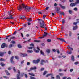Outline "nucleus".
I'll use <instances>...</instances> for the list:
<instances>
[{
	"label": "nucleus",
	"instance_id": "obj_1",
	"mask_svg": "<svg viewBox=\"0 0 79 79\" xmlns=\"http://www.w3.org/2000/svg\"><path fill=\"white\" fill-rule=\"evenodd\" d=\"M16 33H17V32L15 31L12 34L9 35H8L6 36L5 37V38H6V40H8V39H9V40H11V39H12V40L16 39V38L15 36H13V35H15V34H16Z\"/></svg>",
	"mask_w": 79,
	"mask_h": 79
},
{
	"label": "nucleus",
	"instance_id": "obj_2",
	"mask_svg": "<svg viewBox=\"0 0 79 79\" xmlns=\"http://www.w3.org/2000/svg\"><path fill=\"white\" fill-rule=\"evenodd\" d=\"M39 23L40 28L44 29V28L45 27V24L44 21H43L42 19H39Z\"/></svg>",
	"mask_w": 79,
	"mask_h": 79
},
{
	"label": "nucleus",
	"instance_id": "obj_3",
	"mask_svg": "<svg viewBox=\"0 0 79 79\" xmlns=\"http://www.w3.org/2000/svg\"><path fill=\"white\" fill-rule=\"evenodd\" d=\"M12 13H13V11H11L10 12H9L10 15V17H8L7 18H4L3 19H13V17H12V16H13V14Z\"/></svg>",
	"mask_w": 79,
	"mask_h": 79
},
{
	"label": "nucleus",
	"instance_id": "obj_4",
	"mask_svg": "<svg viewBox=\"0 0 79 79\" xmlns=\"http://www.w3.org/2000/svg\"><path fill=\"white\" fill-rule=\"evenodd\" d=\"M22 6L23 8H25L26 10V12H29V10L31 9V8L29 7H28L27 6H26L24 4H22Z\"/></svg>",
	"mask_w": 79,
	"mask_h": 79
},
{
	"label": "nucleus",
	"instance_id": "obj_5",
	"mask_svg": "<svg viewBox=\"0 0 79 79\" xmlns=\"http://www.w3.org/2000/svg\"><path fill=\"white\" fill-rule=\"evenodd\" d=\"M47 34H48V33H46V32H44V35H43V36L42 37H39V39H42V38H44V37H46L47 36Z\"/></svg>",
	"mask_w": 79,
	"mask_h": 79
},
{
	"label": "nucleus",
	"instance_id": "obj_6",
	"mask_svg": "<svg viewBox=\"0 0 79 79\" xmlns=\"http://www.w3.org/2000/svg\"><path fill=\"white\" fill-rule=\"evenodd\" d=\"M49 76H51V79H55V77H53V74L52 73H50L47 74L46 76V77H48Z\"/></svg>",
	"mask_w": 79,
	"mask_h": 79
},
{
	"label": "nucleus",
	"instance_id": "obj_7",
	"mask_svg": "<svg viewBox=\"0 0 79 79\" xmlns=\"http://www.w3.org/2000/svg\"><path fill=\"white\" fill-rule=\"evenodd\" d=\"M39 61H40V59H38L36 60H33V63H35V64H37V63H38Z\"/></svg>",
	"mask_w": 79,
	"mask_h": 79
},
{
	"label": "nucleus",
	"instance_id": "obj_8",
	"mask_svg": "<svg viewBox=\"0 0 79 79\" xmlns=\"http://www.w3.org/2000/svg\"><path fill=\"white\" fill-rule=\"evenodd\" d=\"M30 46H32V47H30L29 48V49H32V48H34V44L33 43H31L30 44Z\"/></svg>",
	"mask_w": 79,
	"mask_h": 79
},
{
	"label": "nucleus",
	"instance_id": "obj_9",
	"mask_svg": "<svg viewBox=\"0 0 79 79\" xmlns=\"http://www.w3.org/2000/svg\"><path fill=\"white\" fill-rule=\"evenodd\" d=\"M37 49L38 50H36L35 49H34V50L35 52L36 53H39V50H40V49H39V47H37Z\"/></svg>",
	"mask_w": 79,
	"mask_h": 79
},
{
	"label": "nucleus",
	"instance_id": "obj_10",
	"mask_svg": "<svg viewBox=\"0 0 79 79\" xmlns=\"http://www.w3.org/2000/svg\"><path fill=\"white\" fill-rule=\"evenodd\" d=\"M60 41L61 42H65L67 44H68V43L69 42V41L68 40H66V41L65 40H60Z\"/></svg>",
	"mask_w": 79,
	"mask_h": 79
},
{
	"label": "nucleus",
	"instance_id": "obj_11",
	"mask_svg": "<svg viewBox=\"0 0 79 79\" xmlns=\"http://www.w3.org/2000/svg\"><path fill=\"white\" fill-rule=\"evenodd\" d=\"M18 73L19 75H17V79H20V77H19V75H20V71L18 70Z\"/></svg>",
	"mask_w": 79,
	"mask_h": 79
},
{
	"label": "nucleus",
	"instance_id": "obj_12",
	"mask_svg": "<svg viewBox=\"0 0 79 79\" xmlns=\"http://www.w3.org/2000/svg\"><path fill=\"white\" fill-rule=\"evenodd\" d=\"M37 69V67H31L30 68V70L32 71V70H35Z\"/></svg>",
	"mask_w": 79,
	"mask_h": 79
},
{
	"label": "nucleus",
	"instance_id": "obj_13",
	"mask_svg": "<svg viewBox=\"0 0 79 79\" xmlns=\"http://www.w3.org/2000/svg\"><path fill=\"white\" fill-rule=\"evenodd\" d=\"M76 5V4L75 3H72L70 4V6L72 7H73V6H75Z\"/></svg>",
	"mask_w": 79,
	"mask_h": 79
},
{
	"label": "nucleus",
	"instance_id": "obj_14",
	"mask_svg": "<svg viewBox=\"0 0 79 79\" xmlns=\"http://www.w3.org/2000/svg\"><path fill=\"white\" fill-rule=\"evenodd\" d=\"M20 56L22 57H24L25 56H27V54H21Z\"/></svg>",
	"mask_w": 79,
	"mask_h": 79
},
{
	"label": "nucleus",
	"instance_id": "obj_15",
	"mask_svg": "<svg viewBox=\"0 0 79 79\" xmlns=\"http://www.w3.org/2000/svg\"><path fill=\"white\" fill-rule=\"evenodd\" d=\"M19 18L21 19H26V17L24 16H21L19 17Z\"/></svg>",
	"mask_w": 79,
	"mask_h": 79
},
{
	"label": "nucleus",
	"instance_id": "obj_16",
	"mask_svg": "<svg viewBox=\"0 0 79 79\" xmlns=\"http://www.w3.org/2000/svg\"><path fill=\"white\" fill-rule=\"evenodd\" d=\"M5 43H4L2 44L1 48H5Z\"/></svg>",
	"mask_w": 79,
	"mask_h": 79
},
{
	"label": "nucleus",
	"instance_id": "obj_17",
	"mask_svg": "<svg viewBox=\"0 0 79 79\" xmlns=\"http://www.w3.org/2000/svg\"><path fill=\"white\" fill-rule=\"evenodd\" d=\"M61 8H62V9H64V10L66 8V7L65 6H62L61 4H59Z\"/></svg>",
	"mask_w": 79,
	"mask_h": 79
},
{
	"label": "nucleus",
	"instance_id": "obj_18",
	"mask_svg": "<svg viewBox=\"0 0 79 79\" xmlns=\"http://www.w3.org/2000/svg\"><path fill=\"white\" fill-rule=\"evenodd\" d=\"M6 52H0V56H2L3 55V54L4 53H6Z\"/></svg>",
	"mask_w": 79,
	"mask_h": 79
},
{
	"label": "nucleus",
	"instance_id": "obj_19",
	"mask_svg": "<svg viewBox=\"0 0 79 79\" xmlns=\"http://www.w3.org/2000/svg\"><path fill=\"white\" fill-rule=\"evenodd\" d=\"M18 9L19 10V11H20V10H22V7H21V5L19 6Z\"/></svg>",
	"mask_w": 79,
	"mask_h": 79
},
{
	"label": "nucleus",
	"instance_id": "obj_20",
	"mask_svg": "<svg viewBox=\"0 0 79 79\" xmlns=\"http://www.w3.org/2000/svg\"><path fill=\"white\" fill-rule=\"evenodd\" d=\"M14 58V57L13 56H12L11 58L10 59V61L11 62V63H14V62L13 61V58Z\"/></svg>",
	"mask_w": 79,
	"mask_h": 79
},
{
	"label": "nucleus",
	"instance_id": "obj_21",
	"mask_svg": "<svg viewBox=\"0 0 79 79\" xmlns=\"http://www.w3.org/2000/svg\"><path fill=\"white\" fill-rule=\"evenodd\" d=\"M43 62L45 63V61L44 60H41V62L40 63V64H41V65H44Z\"/></svg>",
	"mask_w": 79,
	"mask_h": 79
},
{
	"label": "nucleus",
	"instance_id": "obj_22",
	"mask_svg": "<svg viewBox=\"0 0 79 79\" xmlns=\"http://www.w3.org/2000/svg\"><path fill=\"white\" fill-rule=\"evenodd\" d=\"M5 60H6L5 59H3L2 58L0 59V61H5Z\"/></svg>",
	"mask_w": 79,
	"mask_h": 79
},
{
	"label": "nucleus",
	"instance_id": "obj_23",
	"mask_svg": "<svg viewBox=\"0 0 79 79\" xmlns=\"http://www.w3.org/2000/svg\"><path fill=\"white\" fill-rule=\"evenodd\" d=\"M74 56L72 55V57H71V60L72 61H74Z\"/></svg>",
	"mask_w": 79,
	"mask_h": 79
},
{
	"label": "nucleus",
	"instance_id": "obj_24",
	"mask_svg": "<svg viewBox=\"0 0 79 79\" xmlns=\"http://www.w3.org/2000/svg\"><path fill=\"white\" fill-rule=\"evenodd\" d=\"M77 29V26H76L75 27H73V30H76V29Z\"/></svg>",
	"mask_w": 79,
	"mask_h": 79
},
{
	"label": "nucleus",
	"instance_id": "obj_25",
	"mask_svg": "<svg viewBox=\"0 0 79 79\" xmlns=\"http://www.w3.org/2000/svg\"><path fill=\"white\" fill-rule=\"evenodd\" d=\"M29 74L30 75V76H35V74L34 73H29Z\"/></svg>",
	"mask_w": 79,
	"mask_h": 79
},
{
	"label": "nucleus",
	"instance_id": "obj_26",
	"mask_svg": "<svg viewBox=\"0 0 79 79\" xmlns=\"http://www.w3.org/2000/svg\"><path fill=\"white\" fill-rule=\"evenodd\" d=\"M5 72L6 73L7 75H10V74L7 70H5Z\"/></svg>",
	"mask_w": 79,
	"mask_h": 79
},
{
	"label": "nucleus",
	"instance_id": "obj_27",
	"mask_svg": "<svg viewBox=\"0 0 79 79\" xmlns=\"http://www.w3.org/2000/svg\"><path fill=\"white\" fill-rule=\"evenodd\" d=\"M79 23V21L75 22L73 23V25H76L77 24H78Z\"/></svg>",
	"mask_w": 79,
	"mask_h": 79
},
{
	"label": "nucleus",
	"instance_id": "obj_28",
	"mask_svg": "<svg viewBox=\"0 0 79 79\" xmlns=\"http://www.w3.org/2000/svg\"><path fill=\"white\" fill-rule=\"evenodd\" d=\"M40 53L41 55H42L43 56H44L45 55L44 54V52L42 51V50H41L40 52Z\"/></svg>",
	"mask_w": 79,
	"mask_h": 79
},
{
	"label": "nucleus",
	"instance_id": "obj_29",
	"mask_svg": "<svg viewBox=\"0 0 79 79\" xmlns=\"http://www.w3.org/2000/svg\"><path fill=\"white\" fill-rule=\"evenodd\" d=\"M27 52H28V53H32V52H33V51L32 50H28L27 51Z\"/></svg>",
	"mask_w": 79,
	"mask_h": 79
},
{
	"label": "nucleus",
	"instance_id": "obj_30",
	"mask_svg": "<svg viewBox=\"0 0 79 79\" xmlns=\"http://www.w3.org/2000/svg\"><path fill=\"white\" fill-rule=\"evenodd\" d=\"M79 0H76L75 4L77 5V4H79Z\"/></svg>",
	"mask_w": 79,
	"mask_h": 79
},
{
	"label": "nucleus",
	"instance_id": "obj_31",
	"mask_svg": "<svg viewBox=\"0 0 79 79\" xmlns=\"http://www.w3.org/2000/svg\"><path fill=\"white\" fill-rule=\"evenodd\" d=\"M18 47L19 48H21V47H22L21 46V44H18Z\"/></svg>",
	"mask_w": 79,
	"mask_h": 79
},
{
	"label": "nucleus",
	"instance_id": "obj_32",
	"mask_svg": "<svg viewBox=\"0 0 79 79\" xmlns=\"http://www.w3.org/2000/svg\"><path fill=\"white\" fill-rule=\"evenodd\" d=\"M30 77L31 79H36V78L31 76H30Z\"/></svg>",
	"mask_w": 79,
	"mask_h": 79
},
{
	"label": "nucleus",
	"instance_id": "obj_33",
	"mask_svg": "<svg viewBox=\"0 0 79 79\" xmlns=\"http://www.w3.org/2000/svg\"><path fill=\"white\" fill-rule=\"evenodd\" d=\"M0 64L1 66H4L5 65V64H3V63L2 62Z\"/></svg>",
	"mask_w": 79,
	"mask_h": 79
},
{
	"label": "nucleus",
	"instance_id": "obj_34",
	"mask_svg": "<svg viewBox=\"0 0 79 79\" xmlns=\"http://www.w3.org/2000/svg\"><path fill=\"white\" fill-rule=\"evenodd\" d=\"M60 15H63V16H64V15H65L64 13L63 12H60Z\"/></svg>",
	"mask_w": 79,
	"mask_h": 79
},
{
	"label": "nucleus",
	"instance_id": "obj_35",
	"mask_svg": "<svg viewBox=\"0 0 79 79\" xmlns=\"http://www.w3.org/2000/svg\"><path fill=\"white\" fill-rule=\"evenodd\" d=\"M67 53H68V54H71L72 53V52L70 51L69 52L68 51L67 52Z\"/></svg>",
	"mask_w": 79,
	"mask_h": 79
},
{
	"label": "nucleus",
	"instance_id": "obj_36",
	"mask_svg": "<svg viewBox=\"0 0 79 79\" xmlns=\"http://www.w3.org/2000/svg\"><path fill=\"white\" fill-rule=\"evenodd\" d=\"M49 8V7H47L44 10V11H45L46 10H48V9Z\"/></svg>",
	"mask_w": 79,
	"mask_h": 79
},
{
	"label": "nucleus",
	"instance_id": "obj_37",
	"mask_svg": "<svg viewBox=\"0 0 79 79\" xmlns=\"http://www.w3.org/2000/svg\"><path fill=\"white\" fill-rule=\"evenodd\" d=\"M68 49H70L71 50H73V48H70L69 46H68Z\"/></svg>",
	"mask_w": 79,
	"mask_h": 79
},
{
	"label": "nucleus",
	"instance_id": "obj_38",
	"mask_svg": "<svg viewBox=\"0 0 79 79\" xmlns=\"http://www.w3.org/2000/svg\"><path fill=\"white\" fill-rule=\"evenodd\" d=\"M3 77L4 78H5V79H9V77H7V76H3Z\"/></svg>",
	"mask_w": 79,
	"mask_h": 79
},
{
	"label": "nucleus",
	"instance_id": "obj_39",
	"mask_svg": "<svg viewBox=\"0 0 79 79\" xmlns=\"http://www.w3.org/2000/svg\"><path fill=\"white\" fill-rule=\"evenodd\" d=\"M57 40H64L63 38H57Z\"/></svg>",
	"mask_w": 79,
	"mask_h": 79
},
{
	"label": "nucleus",
	"instance_id": "obj_40",
	"mask_svg": "<svg viewBox=\"0 0 79 79\" xmlns=\"http://www.w3.org/2000/svg\"><path fill=\"white\" fill-rule=\"evenodd\" d=\"M13 46V44H10L9 46V48H11V47H12Z\"/></svg>",
	"mask_w": 79,
	"mask_h": 79
},
{
	"label": "nucleus",
	"instance_id": "obj_41",
	"mask_svg": "<svg viewBox=\"0 0 79 79\" xmlns=\"http://www.w3.org/2000/svg\"><path fill=\"white\" fill-rule=\"evenodd\" d=\"M69 14H72V13H73V11L70 10H69Z\"/></svg>",
	"mask_w": 79,
	"mask_h": 79
},
{
	"label": "nucleus",
	"instance_id": "obj_42",
	"mask_svg": "<svg viewBox=\"0 0 79 79\" xmlns=\"http://www.w3.org/2000/svg\"><path fill=\"white\" fill-rule=\"evenodd\" d=\"M34 42H40V40H34Z\"/></svg>",
	"mask_w": 79,
	"mask_h": 79
},
{
	"label": "nucleus",
	"instance_id": "obj_43",
	"mask_svg": "<svg viewBox=\"0 0 79 79\" xmlns=\"http://www.w3.org/2000/svg\"><path fill=\"white\" fill-rule=\"evenodd\" d=\"M57 79H60V76L59 75H57Z\"/></svg>",
	"mask_w": 79,
	"mask_h": 79
},
{
	"label": "nucleus",
	"instance_id": "obj_44",
	"mask_svg": "<svg viewBox=\"0 0 79 79\" xmlns=\"http://www.w3.org/2000/svg\"><path fill=\"white\" fill-rule=\"evenodd\" d=\"M71 31H69V36L70 37H71Z\"/></svg>",
	"mask_w": 79,
	"mask_h": 79
},
{
	"label": "nucleus",
	"instance_id": "obj_45",
	"mask_svg": "<svg viewBox=\"0 0 79 79\" xmlns=\"http://www.w3.org/2000/svg\"><path fill=\"white\" fill-rule=\"evenodd\" d=\"M47 72L46 71H44V73H43V75H45V74H47Z\"/></svg>",
	"mask_w": 79,
	"mask_h": 79
},
{
	"label": "nucleus",
	"instance_id": "obj_46",
	"mask_svg": "<svg viewBox=\"0 0 79 79\" xmlns=\"http://www.w3.org/2000/svg\"><path fill=\"white\" fill-rule=\"evenodd\" d=\"M24 63V60H23V61H21V64H23V63Z\"/></svg>",
	"mask_w": 79,
	"mask_h": 79
},
{
	"label": "nucleus",
	"instance_id": "obj_47",
	"mask_svg": "<svg viewBox=\"0 0 79 79\" xmlns=\"http://www.w3.org/2000/svg\"><path fill=\"white\" fill-rule=\"evenodd\" d=\"M11 44H16V42L14 41H12L11 42Z\"/></svg>",
	"mask_w": 79,
	"mask_h": 79
},
{
	"label": "nucleus",
	"instance_id": "obj_48",
	"mask_svg": "<svg viewBox=\"0 0 79 79\" xmlns=\"http://www.w3.org/2000/svg\"><path fill=\"white\" fill-rule=\"evenodd\" d=\"M15 58L16 59H17V60H18V59H19V57L17 56H15Z\"/></svg>",
	"mask_w": 79,
	"mask_h": 79
},
{
	"label": "nucleus",
	"instance_id": "obj_49",
	"mask_svg": "<svg viewBox=\"0 0 79 79\" xmlns=\"http://www.w3.org/2000/svg\"><path fill=\"white\" fill-rule=\"evenodd\" d=\"M60 1H61V2H62L63 3H64V2H66V1L65 0H60Z\"/></svg>",
	"mask_w": 79,
	"mask_h": 79
},
{
	"label": "nucleus",
	"instance_id": "obj_50",
	"mask_svg": "<svg viewBox=\"0 0 79 79\" xmlns=\"http://www.w3.org/2000/svg\"><path fill=\"white\" fill-rule=\"evenodd\" d=\"M74 10L75 11H77V8L75 7V8H74Z\"/></svg>",
	"mask_w": 79,
	"mask_h": 79
},
{
	"label": "nucleus",
	"instance_id": "obj_51",
	"mask_svg": "<svg viewBox=\"0 0 79 79\" xmlns=\"http://www.w3.org/2000/svg\"><path fill=\"white\" fill-rule=\"evenodd\" d=\"M46 52H47V53H50V50H49V49H47V50H46Z\"/></svg>",
	"mask_w": 79,
	"mask_h": 79
},
{
	"label": "nucleus",
	"instance_id": "obj_52",
	"mask_svg": "<svg viewBox=\"0 0 79 79\" xmlns=\"http://www.w3.org/2000/svg\"><path fill=\"white\" fill-rule=\"evenodd\" d=\"M8 54H9V55H10L11 54V51H8Z\"/></svg>",
	"mask_w": 79,
	"mask_h": 79
},
{
	"label": "nucleus",
	"instance_id": "obj_53",
	"mask_svg": "<svg viewBox=\"0 0 79 79\" xmlns=\"http://www.w3.org/2000/svg\"><path fill=\"white\" fill-rule=\"evenodd\" d=\"M60 8H57V11H60Z\"/></svg>",
	"mask_w": 79,
	"mask_h": 79
},
{
	"label": "nucleus",
	"instance_id": "obj_54",
	"mask_svg": "<svg viewBox=\"0 0 79 79\" xmlns=\"http://www.w3.org/2000/svg\"><path fill=\"white\" fill-rule=\"evenodd\" d=\"M79 64V62H76L75 63V64L76 65L78 64Z\"/></svg>",
	"mask_w": 79,
	"mask_h": 79
},
{
	"label": "nucleus",
	"instance_id": "obj_55",
	"mask_svg": "<svg viewBox=\"0 0 79 79\" xmlns=\"http://www.w3.org/2000/svg\"><path fill=\"white\" fill-rule=\"evenodd\" d=\"M27 65L28 66H29V65H30V62H28L27 63Z\"/></svg>",
	"mask_w": 79,
	"mask_h": 79
},
{
	"label": "nucleus",
	"instance_id": "obj_56",
	"mask_svg": "<svg viewBox=\"0 0 79 79\" xmlns=\"http://www.w3.org/2000/svg\"><path fill=\"white\" fill-rule=\"evenodd\" d=\"M27 21H31V18L28 19Z\"/></svg>",
	"mask_w": 79,
	"mask_h": 79
},
{
	"label": "nucleus",
	"instance_id": "obj_57",
	"mask_svg": "<svg viewBox=\"0 0 79 79\" xmlns=\"http://www.w3.org/2000/svg\"><path fill=\"white\" fill-rule=\"evenodd\" d=\"M13 69L14 72H15L16 71V69H15V67H13Z\"/></svg>",
	"mask_w": 79,
	"mask_h": 79
},
{
	"label": "nucleus",
	"instance_id": "obj_58",
	"mask_svg": "<svg viewBox=\"0 0 79 79\" xmlns=\"http://www.w3.org/2000/svg\"><path fill=\"white\" fill-rule=\"evenodd\" d=\"M27 42H30V40H28V41H25V42H23V43H27Z\"/></svg>",
	"mask_w": 79,
	"mask_h": 79
},
{
	"label": "nucleus",
	"instance_id": "obj_59",
	"mask_svg": "<svg viewBox=\"0 0 79 79\" xmlns=\"http://www.w3.org/2000/svg\"><path fill=\"white\" fill-rule=\"evenodd\" d=\"M47 42H51V40H47Z\"/></svg>",
	"mask_w": 79,
	"mask_h": 79
},
{
	"label": "nucleus",
	"instance_id": "obj_60",
	"mask_svg": "<svg viewBox=\"0 0 79 79\" xmlns=\"http://www.w3.org/2000/svg\"><path fill=\"white\" fill-rule=\"evenodd\" d=\"M59 75L61 76H63V73H59Z\"/></svg>",
	"mask_w": 79,
	"mask_h": 79
},
{
	"label": "nucleus",
	"instance_id": "obj_61",
	"mask_svg": "<svg viewBox=\"0 0 79 79\" xmlns=\"http://www.w3.org/2000/svg\"><path fill=\"white\" fill-rule=\"evenodd\" d=\"M67 78V77H63V79H66Z\"/></svg>",
	"mask_w": 79,
	"mask_h": 79
},
{
	"label": "nucleus",
	"instance_id": "obj_62",
	"mask_svg": "<svg viewBox=\"0 0 79 79\" xmlns=\"http://www.w3.org/2000/svg\"><path fill=\"white\" fill-rule=\"evenodd\" d=\"M25 76L26 78H27V77H27V74H25Z\"/></svg>",
	"mask_w": 79,
	"mask_h": 79
},
{
	"label": "nucleus",
	"instance_id": "obj_63",
	"mask_svg": "<svg viewBox=\"0 0 79 79\" xmlns=\"http://www.w3.org/2000/svg\"><path fill=\"white\" fill-rule=\"evenodd\" d=\"M41 45H42V46H45V44L43 43H41Z\"/></svg>",
	"mask_w": 79,
	"mask_h": 79
},
{
	"label": "nucleus",
	"instance_id": "obj_64",
	"mask_svg": "<svg viewBox=\"0 0 79 79\" xmlns=\"http://www.w3.org/2000/svg\"><path fill=\"white\" fill-rule=\"evenodd\" d=\"M41 71H43V70H44V68H41Z\"/></svg>",
	"mask_w": 79,
	"mask_h": 79
}]
</instances>
